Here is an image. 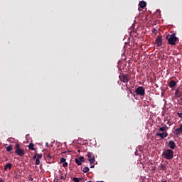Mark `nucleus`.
Returning <instances> with one entry per match:
<instances>
[{
    "instance_id": "bb28decb",
    "label": "nucleus",
    "mask_w": 182,
    "mask_h": 182,
    "mask_svg": "<svg viewBox=\"0 0 182 182\" xmlns=\"http://www.w3.org/2000/svg\"><path fill=\"white\" fill-rule=\"evenodd\" d=\"M36 166H39V164H41V161L39 159H36Z\"/></svg>"
},
{
    "instance_id": "c756f323",
    "label": "nucleus",
    "mask_w": 182,
    "mask_h": 182,
    "mask_svg": "<svg viewBox=\"0 0 182 182\" xmlns=\"http://www.w3.org/2000/svg\"><path fill=\"white\" fill-rule=\"evenodd\" d=\"M152 32H153V33H157V29H155V28H154L153 30H152Z\"/></svg>"
},
{
    "instance_id": "cd10ccee",
    "label": "nucleus",
    "mask_w": 182,
    "mask_h": 182,
    "mask_svg": "<svg viewBox=\"0 0 182 182\" xmlns=\"http://www.w3.org/2000/svg\"><path fill=\"white\" fill-rule=\"evenodd\" d=\"M38 154H36L33 156V160H36L38 159Z\"/></svg>"
},
{
    "instance_id": "7ed1b4c3",
    "label": "nucleus",
    "mask_w": 182,
    "mask_h": 182,
    "mask_svg": "<svg viewBox=\"0 0 182 182\" xmlns=\"http://www.w3.org/2000/svg\"><path fill=\"white\" fill-rule=\"evenodd\" d=\"M166 39L168 41V43L169 45L174 46L176 43H177V37L176 36V34H171V36H168L166 37Z\"/></svg>"
},
{
    "instance_id": "1a4fd4ad",
    "label": "nucleus",
    "mask_w": 182,
    "mask_h": 182,
    "mask_svg": "<svg viewBox=\"0 0 182 182\" xmlns=\"http://www.w3.org/2000/svg\"><path fill=\"white\" fill-rule=\"evenodd\" d=\"M173 134L175 136H180V134H182V124L180 125V127L174 129Z\"/></svg>"
},
{
    "instance_id": "4468645a",
    "label": "nucleus",
    "mask_w": 182,
    "mask_h": 182,
    "mask_svg": "<svg viewBox=\"0 0 182 182\" xmlns=\"http://www.w3.org/2000/svg\"><path fill=\"white\" fill-rule=\"evenodd\" d=\"M8 168H9V170H11V168H12V164H11V163L7 164L4 166V171H6L8 170Z\"/></svg>"
},
{
    "instance_id": "9d476101",
    "label": "nucleus",
    "mask_w": 182,
    "mask_h": 182,
    "mask_svg": "<svg viewBox=\"0 0 182 182\" xmlns=\"http://www.w3.org/2000/svg\"><path fill=\"white\" fill-rule=\"evenodd\" d=\"M156 136H159V137L163 139H166V137L168 136V133H167V132H162V133L157 132Z\"/></svg>"
},
{
    "instance_id": "b1692460",
    "label": "nucleus",
    "mask_w": 182,
    "mask_h": 182,
    "mask_svg": "<svg viewBox=\"0 0 182 182\" xmlns=\"http://www.w3.org/2000/svg\"><path fill=\"white\" fill-rule=\"evenodd\" d=\"M66 161V159L65 158H61L60 160V163H65Z\"/></svg>"
},
{
    "instance_id": "423d86ee",
    "label": "nucleus",
    "mask_w": 182,
    "mask_h": 182,
    "mask_svg": "<svg viewBox=\"0 0 182 182\" xmlns=\"http://www.w3.org/2000/svg\"><path fill=\"white\" fill-rule=\"evenodd\" d=\"M119 78L121 82H122L123 83H127L129 82V75H126V74H122L119 75Z\"/></svg>"
},
{
    "instance_id": "2f4dec72",
    "label": "nucleus",
    "mask_w": 182,
    "mask_h": 182,
    "mask_svg": "<svg viewBox=\"0 0 182 182\" xmlns=\"http://www.w3.org/2000/svg\"><path fill=\"white\" fill-rule=\"evenodd\" d=\"M129 92L131 93V95H133V92L132 91V90H129Z\"/></svg>"
},
{
    "instance_id": "39448f33",
    "label": "nucleus",
    "mask_w": 182,
    "mask_h": 182,
    "mask_svg": "<svg viewBox=\"0 0 182 182\" xmlns=\"http://www.w3.org/2000/svg\"><path fill=\"white\" fill-rule=\"evenodd\" d=\"M86 156L88 158V161H90V164H93L95 161H96V159L95 158V155L93 153L87 152Z\"/></svg>"
},
{
    "instance_id": "4be33fe9",
    "label": "nucleus",
    "mask_w": 182,
    "mask_h": 182,
    "mask_svg": "<svg viewBox=\"0 0 182 182\" xmlns=\"http://www.w3.org/2000/svg\"><path fill=\"white\" fill-rule=\"evenodd\" d=\"M60 173V180H65V177L62 176V172L59 171Z\"/></svg>"
},
{
    "instance_id": "393cba45",
    "label": "nucleus",
    "mask_w": 182,
    "mask_h": 182,
    "mask_svg": "<svg viewBox=\"0 0 182 182\" xmlns=\"http://www.w3.org/2000/svg\"><path fill=\"white\" fill-rule=\"evenodd\" d=\"M40 159H42V154H37V159L40 160Z\"/></svg>"
},
{
    "instance_id": "f257e3e1",
    "label": "nucleus",
    "mask_w": 182,
    "mask_h": 182,
    "mask_svg": "<svg viewBox=\"0 0 182 182\" xmlns=\"http://www.w3.org/2000/svg\"><path fill=\"white\" fill-rule=\"evenodd\" d=\"M162 156H164L166 160H173L174 157V151L171 149H166L164 151Z\"/></svg>"
},
{
    "instance_id": "a211bd4d",
    "label": "nucleus",
    "mask_w": 182,
    "mask_h": 182,
    "mask_svg": "<svg viewBox=\"0 0 182 182\" xmlns=\"http://www.w3.org/2000/svg\"><path fill=\"white\" fill-rule=\"evenodd\" d=\"M159 170L161 171H164L166 170V165H164L163 164H161L159 167Z\"/></svg>"
},
{
    "instance_id": "0eeeda50",
    "label": "nucleus",
    "mask_w": 182,
    "mask_h": 182,
    "mask_svg": "<svg viewBox=\"0 0 182 182\" xmlns=\"http://www.w3.org/2000/svg\"><path fill=\"white\" fill-rule=\"evenodd\" d=\"M155 45H156L158 47H160L163 45V38L161 36H157L155 41Z\"/></svg>"
},
{
    "instance_id": "9b49d317",
    "label": "nucleus",
    "mask_w": 182,
    "mask_h": 182,
    "mask_svg": "<svg viewBox=\"0 0 182 182\" xmlns=\"http://www.w3.org/2000/svg\"><path fill=\"white\" fill-rule=\"evenodd\" d=\"M168 146L171 149V150H174V149L176 147V142H174V141H169Z\"/></svg>"
},
{
    "instance_id": "5701e85b",
    "label": "nucleus",
    "mask_w": 182,
    "mask_h": 182,
    "mask_svg": "<svg viewBox=\"0 0 182 182\" xmlns=\"http://www.w3.org/2000/svg\"><path fill=\"white\" fill-rule=\"evenodd\" d=\"M177 114H178V117H180L181 119H182V109H181V112H178Z\"/></svg>"
},
{
    "instance_id": "7c9ffc66",
    "label": "nucleus",
    "mask_w": 182,
    "mask_h": 182,
    "mask_svg": "<svg viewBox=\"0 0 182 182\" xmlns=\"http://www.w3.org/2000/svg\"><path fill=\"white\" fill-rule=\"evenodd\" d=\"M90 168H95V165H91Z\"/></svg>"
},
{
    "instance_id": "20e7f679",
    "label": "nucleus",
    "mask_w": 182,
    "mask_h": 182,
    "mask_svg": "<svg viewBox=\"0 0 182 182\" xmlns=\"http://www.w3.org/2000/svg\"><path fill=\"white\" fill-rule=\"evenodd\" d=\"M135 93L138 96H144V95H146V90H144V87L139 86L135 90Z\"/></svg>"
},
{
    "instance_id": "473e14b6",
    "label": "nucleus",
    "mask_w": 182,
    "mask_h": 182,
    "mask_svg": "<svg viewBox=\"0 0 182 182\" xmlns=\"http://www.w3.org/2000/svg\"><path fill=\"white\" fill-rule=\"evenodd\" d=\"M48 144H48V143L46 144V147H48Z\"/></svg>"
},
{
    "instance_id": "a878e982",
    "label": "nucleus",
    "mask_w": 182,
    "mask_h": 182,
    "mask_svg": "<svg viewBox=\"0 0 182 182\" xmlns=\"http://www.w3.org/2000/svg\"><path fill=\"white\" fill-rule=\"evenodd\" d=\"M52 159V155L50 154H47V160H50Z\"/></svg>"
},
{
    "instance_id": "f3484780",
    "label": "nucleus",
    "mask_w": 182,
    "mask_h": 182,
    "mask_svg": "<svg viewBox=\"0 0 182 182\" xmlns=\"http://www.w3.org/2000/svg\"><path fill=\"white\" fill-rule=\"evenodd\" d=\"M28 149L29 150H35V145L33 143H31L28 145Z\"/></svg>"
},
{
    "instance_id": "2eb2a0df",
    "label": "nucleus",
    "mask_w": 182,
    "mask_h": 182,
    "mask_svg": "<svg viewBox=\"0 0 182 182\" xmlns=\"http://www.w3.org/2000/svg\"><path fill=\"white\" fill-rule=\"evenodd\" d=\"M167 130H168V127H167V126H164L159 128V132H167Z\"/></svg>"
},
{
    "instance_id": "c85d7f7f",
    "label": "nucleus",
    "mask_w": 182,
    "mask_h": 182,
    "mask_svg": "<svg viewBox=\"0 0 182 182\" xmlns=\"http://www.w3.org/2000/svg\"><path fill=\"white\" fill-rule=\"evenodd\" d=\"M68 166V162H63V167H67Z\"/></svg>"
},
{
    "instance_id": "412c9836",
    "label": "nucleus",
    "mask_w": 182,
    "mask_h": 182,
    "mask_svg": "<svg viewBox=\"0 0 182 182\" xmlns=\"http://www.w3.org/2000/svg\"><path fill=\"white\" fill-rule=\"evenodd\" d=\"M80 180H82V178H73V181H74V182H80Z\"/></svg>"
},
{
    "instance_id": "dca6fc26",
    "label": "nucleus",
    "mask_w": 182,
    "mask_h": 182,
    "mask_svg": "<svg viewBox=\"0 0 182 182\" xmlns=\"http://www.w3.org/2000/svg\"><path fill=\"white\" fill-rule=\"evenodd\" d=\"M176 85H177V84L176 83V81H174V80H171V81L169 82L168 86H169V87H174V86H176Z\"/></svg>"
},
{
    "instance_id": "aec40b11",
    "label": "nucleus",
    "mask_w": 182,
    "mask_h": 182,
    "mask_svg": "<svg viewBox=\"0 0 182 182\" xmlns=\"http://www.w3.org/2000/svg\"><path fill=\"white\" fill-rule=\"evenodd\" d=\"M89 167H84L82 171L83 173H89Z\"/></svg>"
},
{
    "instance_id": "f8f14e48",
    "label": "nucleus",
    "mask_w": 182,
    "mask_h": 182,
    "mask_svg": "<svg viewBox=\"0 0 182 182\" xmlns=\"http://www.w3.org/2000/svg\"><path fill=\"white\" fill-rule=\"evenodd\" d=\"M140 8H141L142 9H144V8H146V6H147V4L146 3V1H140L139 4Z\"/></svg>"
},
{
    "instance_id": "6e6552de",
    "label": "nucleus",
    "mask_w": 182,
    "mask_h": 182,
    "mask_svg": "<svg viewBox=\"0 0 182 182\" xmlns=\"http://www.w3.org/2000/svg\"><path fill=\"white\" fill-rule=\"evenodd\" d=\"M75 161L77 166H82V163H85V157L80 156L79 158H75Z\"/></svg>"
},
{
    "instance_id": "6ab92c4d",
    "label": "nucleus",
    "mask_w": 182,
    "mask_h": 182,
    "mask_svg": "<svg viewBox=\"0 0 182 182\" xmlns=\"http://www.w3.org/2000/svg\"><path fill=\"white\" fill-rule=\"evenodd\" d=\"M14 149L12 145H9V146L6 147V150L7 151H12V150Z\"/></svg>"
},
{
    "instance_id": "ddd939ff",
    "label": "nucleus",
    "mask_w": 182,
    "mask_h": 182,
    "mask_svg": "<svg viewBox=\"0 0 182 182\" xmlns=\"http://www.w3.org/2000/svg\"><path fill=\"white\" fill-rule=\"evenodd\" d=\"M175 95H176V96L177 97H181V96H182V91L178 90V89H176Z\"/></svg>"
},
{
    "instance_id": "72a5a7b5",
    "label": "nucleus",
    "mask_w": 182,
    "mask_h": 182,
    "mask_svg": "<svg viewBox=\"0 0 182 182\" xmlns=\"http://www.w3.org/2000/svg\"><path fill=\"white\" fill-rule=\"evenodd\" d=\"M31 181H33V178H31V179H30Z\"/></svg>"
},
{
    "instance_id": "f03ea898",
    "label": "nucleus",
    "mask_w": 182,
    "mask_h": 182,
    "mask_svg": "<svg viewBox=\"0 0 182 182\" xmlns=\"http://www.w3.org/2000/svg\"><path fill=\"white\" fill-rule=\"evenodd\" d=\"M14 149L15 153L16 154H17V156H20V157H22V156H25V151L21 149V145L19 144H15Z\"/></svg>"
}]
</instances>
